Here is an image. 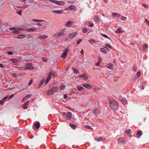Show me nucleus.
Instances as JSON below:
<instances>
[{"label": "nucleus", "instance_id": "1", "mask_svg": "<svg viewBox=\"0 0 149 149\" xmlns=\"http://www.w3.org/2000/svg\"><path fill=\"white\" fill-rule=\"evenodd\" d=\"M110 107L112 109L116 110L118 107L117 103L113 100H111L109 102Z\"/></svg>", "mask_w": 149, "mask_h": 149}, {"label": "nucleus", "instance_id": "2", "mask_svg": "<svg viewBox=\"0 0 149 149\" xmlns=\"http://www.w3.org/2000/svg\"><path fill=\"white\" fill-rule=\"evenodd\" d=\"M62 115L64 118L70 120L72 118V113L70 112H68L67 113L63 112Z\"/></svg>", "mask_w": 149, "mask_h": 149}, {"label": "nucleus", "instance_id": "3", "mask_svg": "<svg viewBox=\"0 0 149 149\" xmlns=\"http://www.w3.org/2000/svg\"><path fill=\"white\" fill-rule=\"evenodd\" d=\"M10 30H13L12 32L16 34H18L20 33V31L23 30L24 29L23 28H9Z\"/></svg>", "mask_w": 149, "mask_h": 149}, {"label": "nucleus", "instance_id": "4", "mask_svg": "<svg viewBox=\"0 0 149 149\" xmlns=\"http://www.w3.org/2000/svg\"><path fill=\"white\" fill-rule=\"evenodd\" d=\"M49 1L54 3L57 5L61 6H63L65 4V3L64 1H62L50 0Z\"/></svg>", "mask_w": 149, "mask_h": 149}, {"label": "nucleus", "instance_id": "5", "mask_svg": "<svg viewBox=\"0 0 149 149\" xmlns=\"http://www.w3.org/2000/svg\"><path fill=\"white\" fill-rule=\"evenodd\" d=\"M65 31V29H62L61 32L56 33L53 35V37L55 38H57L58 37L61 36L64 32Z\"/></svg>", "mask_w": 149, "mask_h": 149}, {"label": "nucleus", "instance_id": "6", "mask_svg": "<svg viewBox=\"0 0 149 149\" xmlns=\"http://www.w3.org/2000/svg\"><path fill=\"white\" fill-rule=\"evenodd\" d=\"M55 72H54V73L50 72L48 76V77H47V79L46 80V81H45V84H46L48 82L50 81V80H51V79L52 75L53 74L54 75H55Z\"/></svg>", "mask_w": 149, "mask_h": 149}, {"label": "nucleus", "instance_id": "7", "mask_svg": "<svg viewBox=\"0 0 149 149\" xmlns=\"http://www.w3.org/2000/svg\"><path fill=\"white\" fill-rule=\"evenodd\" d=\"M73 24V22L71 21H68L65 24V26L66 27H70Z\"/></svg>", "mask_w": 149, "mask_h": 149}, {"label": "nucleus", "instance_id": "8", "mask_svg": "<svg viewBox=\"0 0 149 149\" xmlns=\"http://www.w3.org/2000/svg\"><path fill=\"white\" fill-rule=\"evenodd\" d=\"M68 51V48L65 49L64 51L63 52V54L61 55V57L65 58L66 57L67 52Z\"/></svg>", "mask_w": 149, "mask_h": 149}, {"label": "nucleus", "instance_id": "9", "mask_svg": "<svg viewBox=\"0 0 149 149\" xmlns=\"http://www.w3.org/2000/svg\"><path fill=\"white\" fill-rule=\"evenodd\" d=\"M78 32H75L74 33H71L69 34V37L70 38H73L78 34Z\"/></svg>", "mask_w": 149, "mask_h": 149}, {"label": "nucleus", "instance_id": "10", "mask_svg": "<svg viewBox=\"0 0 149 149\" xmlns=\"http://www.w3.org/2000/svg\"><path fill=\"white\" fill-rule=\"evenodd\" d=\"M82 85L88 89H90L92 88V86L89 84L84 83L82 84Z\"/></svg>", "mask_w": 149, "mask_h": 149}, {"label": "nucleus", "instance_id": "11", "mask_svg": "<svg viewBox=\"0 0 149 149\" xmlns=\"http://www.w3.org/2000/svg\"><path fill=\"white\" fill-rule=\"evenodd\" d=\"M76 8L73 5H71V6H68L67 8L65 9L66 10H74Z\"/></svg>", "mask_w": 149, "mask_h": 149}, {"label": "nucleus", "instance_id": "12", "mask_svg": "<svg viewBox=\"0 0 149 149\" xmlns=\"http://www.w3.org/2000/svg\"><path fill=\"white\" fill-rule=\"evenodd\" d=\"M34 69V68L33 67L32 65L30 63L26 65V69L32 70Z\"/></svg>", "mask_w": 149, "mask_h": 149}, {"label": "nucleus", "instance_id": "13", "mask_svg": "<svg viewBox=\"0 0 149 149\" xmlns=\"http://www.w3.org/2000/svg\"><path fill=\"white\" fill-rule=\"evenodd\" d=\"M107 66L108 68L111 70H112L113 68V65L111 63H108L107 64Z\"/></svg>", "mask_w": 149, "mask_h": 149}, {"label": "nucleus", "instance_id": "14", "mask_svg": "<svg viewBox=\"0 0 149 149\" xmlns=\"http://www.w3.org/2000/svg\"><path fill=\"white\" fill-rule=\"evenodd\" d=\"M78 77H82L85 80H87L88 79V77L85 74H82L79 75Z\"/></svg>", "mask_w": 149, "mask_h": 149}, {"label": "nucleus", "instance_id": "15", "mask_svg": "<svg viewBox=\"0 0 149 149\" xmlns=\"http://www.w3.org/2000/svg\"><path fill=\"white\" fill-rule=\"evenodd\" d=\"M142 134V132L141 130H139L136 133L137 137V138H139Z\"/></svg>", "mask_w": 149, "mask_h": 149}, {"label": "nucleus", "instance_id": "16", "mask_svg": "<svg viewBox=\"0 0 149 149\" xmlns=\"http://www.w3.org/2000/svg\"><path fill=\"white\" fill-rule=\"evenodd\" d=\"M58 89V87H52L51 88L52 90V91L53 93L56 92L57 91V90Z\"/></svg>", "mask_w": 149, "mask_h": 149}, {"label": "nucleus", "instance_id": "17", "mask_svg": "<svg viewBox=\"0 0 149 149\" xmlns=\"http://www.w3.org/2000/svg\"><path fill=\"white\" fill-rule=\"evenodd\" d=\"M53 93V92L51 89L47 91L46 95H52Z\"/></svg>", "mask_w": 149, "mask_h": 149}, {"label": "nucleus", "instance_id": "18", "mask_svg": "<svg viewBox=\"0 0 149 149\" xmlns=\"http://www.w3.org/2000/svg\"><path fill=\"white\" fill-rule=\"evenodd\" d=\"M34 125L37 129H38L40 125V124L39 122H36L34 123Z\"/></svg>", "mask_w": 149, "mask_h": 149}, {"label": "nucleus", "instance_id": "19", "mask_svg": "<svg viewBox=\"0 0 149 149\" xmlns=\"http://www.w3.org/2000/svg\"><path fill=\"white\" fill-rule=\"evenodd\" d=\"M92 113H94V114H99L100 113V111L97 109H95L94 110H92Z\"/></svg>", "mask_w": 149, "mask_h": 149}, {"label": "nucleus", "instance_id": "20", "mask_svg": "<svg viewBox=\"0 0 149 149\" xmlns=\"http://www.w3.org/2000/svg\"><path fill=\"white\" fill-rule=\"evenodd\" d=\"M121 102L123 104H125L127 103V100L126 99L124 98L121 100Z\"/></svg>", "mask_w": 149, "mask_h": 149}, {"label": "nucleus", "instance_id": "21", "mask_svg": "<svg viewBox=\"0 0 149 149\" xmlns=\"http://www.w3.org/2000/svg\"><path fill=\"white\" fill-rule=\"evenodd\" d=\"M63 10H54L53 11V12L54 13H58V14H61L63 13Z\"/></svg>", "mask_w": 149, "mask_h": 149}, {"label": "nucleus", "instance_id": "22", "mask_svg": "<svg viewBox=\"0 0 149 149\" xmlns=\"http://www.w3.org/2000/svg\"><path fill=\"white\" fill-rule=\"evenodd\" d=\"M48 37V36H42V35H40L39 36V38L40 39H45L46 38H47Z\"/></svg>", "mask_w": 149, "mask_h": 149}, {"label": "nucleus", "instance_id": "23", "mask_svg": "<svg viewBox=\"0 0 149 149\" xmlns=\"http://www.w3.org/2000/svg\"><path fill=\"white\" fill-rule=\"evenodd\" d=\"M95 140L96 141H97L98 142L100 141H101L102 140H103V141L104 140V139H102V138L101 137H99L98 138H95Z\"/></svg>", "mask_w": 149, "mask_h": 149}, {"label": "nucleus", "instance_id": "24", "mask_svg": "<svg viewBox=\"0 0 149 149\" xmlns=\"http://www.w3.org/2000/svg\"><path fill=\"white\" fill-rule=\"evenodd\" d=\"M148 45L146 44H144L143 46V51L145 52L146 49L148 48Z\"/></svg>", "mask_w": 149, "mask_h": 149}, {"label": "nucleus", "instance_id": "25", "mask_svg": "<svg viewBox=\"0 0 149 149\" xmlns=\"http://www.w3.org/2000/svg\"><path fill=\"white\" fill-rule=\"evenodd\" d=\"M8 97V96L6 97L3 98L0 101V104H2L6 100V99Z\"/></svg>", "mask_w": 149, "mask_h": 149}, {"label": "nucleus", "instance_id": "26", "mask_svg": "<svg viewBox=\"0 0 149 149\" xmlns=\"http://www.w3.org/2000/svg\"><path fill=\"white\" fill-rule=\"evenodd\" d=\"M70 126L72 127L73 129L74 130L77 127V125L72 123H70Z\"/></svg>", "mask_w": 149, "mask_h": 149}, {"label": "nucleus", "instance_id": "27", "mask_svg": "<svg viewBox=\"0 0 149 149\" xmlns=\"http://www.w3.org/2000/svg\"><path fill=\"white\" fill-rule=\"evenodd\" d=\"M27 31L28 32L30 31H36V29L34 28H29L27 29Z\"/></svg>", "mask_w": 149, "mask_h": 149}, {"label": "nucleus", "instance_id": "28", "mask_svg": "<svg viewBox=\"0 0 149 149\" xmlns=\"http://www.w3.org/2000/svg\"><path fill=\"white\" fill-rule=\"evenodd\" d=\"M112 14L113 16H114V17H116L118 16V17L120 16V14L114 12L112 13Z\"/></svg>", "mask_w": 149, "mask_h": 149}, {"label": "nucleus", "instance_id": "29", "mask_svg": "<svg viewBox=\"0 0 149 149\" xmlns=\"http://www.w3.org/2000/svg\"><path fill=\"white\" fill-rule=\"evenodd\" d=\"M141 75V73L139 72H138L137 73L136 75V78L135 79H134L133 80H135L138 79L140 76Z\"/></svg>", "mask_w": 149, "mask_h": 149}, {"label": "nucleus", "instance_id": "30", "mask_svg": "<svg viewBox=\"0 0 149 149\" xmlns=\"http://www.w3.org/2000/svg\"><path fill=\"white\" fill-rule=\"evenodd\" d=\"M94 19L95 22H99V19L97 16H95L94 17Z\"/></svg>", "mask_w": 149, "mask_h": 149}, {"label": "nucleus", "instance_id": "31", "mask_svg": "<svg viewBox=\"0 0 149 149\" xmlns=\"http://www.w3.org/2000/svg\"><path fill=\"white\" fill-rule=\"evenodd\" d=\"M106 47H104L106 49H108V48H109L110 49H112L113 48V47L111 46V45L109 44H107L106 45Z\"/></svg>", "mask_w": 149, "mask_h": 149}, {"label": "nucleus", "instance_id": "32", "mask_svg": "<svg viewBox=\"0 0 149 149\" xmlns=\"http://www.w3.org/2000/svg\"><path fill=\"white\" fill-rule=\"evenodd\" d=\"M118 141L119 142L122 143L124 141V139L122 138H120L118 139Z\"/></svg>", "mask_w": 149, "mask_h": 149}, {"label": "nucleus", "instance_id": "33", "mask_svg": "<svg viewBox=\"0 0 149 149\" xmlns=\"http://www.w3.org/2000/svg\"><path fill=\"white\" fill-rule=\"evenodd\" d=\"M77 89L79 91L83 90V88L81 86H78L77 87Z\"/></svg>", "mask_w": 149, "mask_h": 149}, {"label": "nucleus", "instance_id": "34", "mask_svg": "<svg viewBox=\"0 0 149 149\" xmlns=\"http://www.w3.org/2000/svg\"><path fill=\"white\" fill-rule=\"evenodd\" d=\"M25 37V36L23 34L20 35L19 36L17 37V38L18 39H21L22 38H23L24 37Z\"/></svg>", "mask_w": 149, "mask_h": 149}, {"label": "nucleus", "instance_id": "35", "mask_svg": "<svg viewBox=\"0 0 149 149\" xmlns=\"http://www.w3.org/2000/svg\"><path fill=\"white\" fill-rule=\"evenodd\" d=\"M84 127L86 128L90 129L91 130H92L93 129V128L92 127H91L90 126L88 125H85Z\"/></svg>", "mask_w": 149, "mask_h": 149}, {"label": "nucleus", "instance_id": "36", "mask_svg": "<svg viewBox=\"0 0 149 149\" xmlns=\"http://www.w3.org/2000/svg\"><path fill=\"white\" fill-rule=\"evenodd\" d=\"M65 88V86L64 85H61L59 87V88L61 90H63Z\"/></svg>", "mask_w": 149, "mask_h": 149}, {"label": "nucleus", "instance_id": "37", "mask_svg": "<svg viewBox=\"0 0 149 149\" xmlns=\"http://www.w3.org/2000/svg\"><path fill=\"white\" fill-rule=\"evenodd\" d=\"M33 21L37 22L44 21V20H38L36 19H33Z\"/></svg>", "mask_w": 149, "mask_h": 149}, {"label": "nucleus", "instance_id": "38", "mask_svg": "<svg viewBox=\"0 0 149 149\" xmlns=\"http://www.w3.org/2000/svg\"><path fill=\"white\" fill-rule=\"evenodd\" d=\"M100 50L101 52L104 53L106 52V50L104 48H102L100 49Z\"/></svg>", "mask_w": 149, "mask_h": 149}, {"label": "nucleus", "instance_id": "39", "mask_svg": "<svg viewBox=\"0 0 149 149\" xmlns=\"http://www.w3.org/2000/svg\"><path fill=\"white\" fill-rule=\"evenodd\" d=\"M42 61L43 62H46L47 61V59L45 58H43Z\"/></svg>", "mask_w": 149, "mask_h": 149}, {"label": "nucleus", "instance_id": "40", "mask_svg": "<svg viewBox=\"0 0 149 149\" xmlns=\"http://www.w3.org/2000/svg\"><path fill=\"white\" fill-rule=\"evenodd\" d=\"M73 69L74 73L77 74L78 73V71L76 68H73Z\"/></svg>", "mask_w": 149, "mask_h": 149}, {"label": "nucleus", "instance_id": "41", "mask_svg": "<svg viewBox=\"0 0 149 149\" xmlns=\"http://www.w3.org/2000/svg\"><path fill=\"white\" fill-rule=\"evenodd\" d=\"M87 31V29L86 28H84L82 29V32L84 33H86Z\"/></svg>", "mask_w": 149, "mask_h": 149}, {"label": "nucleus", "instance_id": "42", "mask_svg": "<svg viewBox=\"0 0 149 149\" xmlns=\"http://www.w3.org/2000/svg\"><path fill=\"white\" fill-rule=\"evenodd\" d=\"M145 22L148 25H149V22L146 18L145 19Z\"/></svg>", "mask_w": 149, "mask_h": 149}, {"label": "nucleus", "instance_id": "43", "mask_svg": "<svg viewBox=\"0 0 149 149\" xmlns=\"http://www.w3.org/2000/svg\"><path fill=\"white\" fill-rule=\"evenodd\" d=\"M89 41L91 44H92V43H95V41L93 39H91Z\"/></svg>", "mask_w": 149, "mask_h": 149}, {"label": "nucleus", "instance_id": "44", "mask_svg": "<svg viewBox=\"0 0 149 149\" xmlns=\"http://www.w3.org/2000/svg\"><path fill=\"white\" fill-rule=\"evenodd\" d=\"M125 132L126 133L128 134H129L130 132H131V130H130V129H129V130H127L126 131H125Z\"/></svg>", "mask_w": 149, "mask_h": 149}, {"label": "nucleus", "instance_id": "45", "mask_svg": "<svg viewBox=\"0 0 149 149\" xmlns=\"http://www.w3.org/2000/svg\"><path fill=\"white\" fill-rule=\"evenodd\" d=\"M44 80H42L40 82V84L39 85V87L41 86L44 83Z\"/></svg>", "mask_w": 149, "mask_h": 149}, {"label": "nucleus", "instance_id": "46", "mask_svg": "<svg viewBox=\"0 0 149 149\" xmlns=\"http://www.w3.org/2000/svg\"><path fill=\"white\" fill-rule=\"evenodd\" d=\"M127 19V17L123 16H121V19L122 20H125Z\"/></svg>", "mask_w": 149, "mask_h": 149}, {"label": "nucleus", "instance_id": "47", "mask_svg": "<svg viewBox=\"0 0 149 149\" xmlns=\"http://www.w3.org/2000/svg\"><path fill=\"white\" fill-rule=\"evenodd\" d=\"M11 61H12L14 63H15L17 61L16 59H11Z\"/></svg>", "mask_w": 149, "mask_h": 149}, {"label": "nucleus", "instance_id": "48", "mask_svg": "<svg viewBox=\"0 0 149 149\" xmlns=\"http://www.w3.org/2000/svg\"><path fill=\"white\" fill-rule=\"evenodd\" d=\"M102 36L105 38H107L109 39V38L107 36L106 34H103L102 35Z\"/></svg>", "mask_w": 149, "mask_h": 149}, {"label": "nucleus", "instance_id": "49", "mask_svg": "<svg viewBox=\"0 0 149 149\" xmlns=\"http://www.w3.org/2000/svg\"><path fill=\"white\" fill-rule=\"evenodd\" d=\"M82 41V40L81 39H79V40L77 41V45H79L80 42Z\"/></svg>", "mask_w": 149, "mask_h": 149}, {"label": "nucleus", "instance_id": "50", "mask_svg": "<svg viewBox=\"0 0 149 149\" xmlns=\"http://www.w3.org/2000/svg\"><path fill=\"white\" fill-rule=\"evenodd\" d=\"M23 108L24 109H26L27 108V106L24 104V105L23 106Z\"/></svg>", "mask_w": 149, "mask_h": 149}, {"label": "nucleus", "instance_id": "51", "mask_svg": "<svg viewBox=\"0 0 149 149\" xmlns=\"http://www.w3.org/2000/svg\"><path fill=\"white\" fill-rule=\"evenodd\" d=\"M89 26L92 27L93 26V24L91 23H89Z\"/></svg>", "mask_w": 149, "mask_h": 149}, {"label": "nucleus", "instance_id": "52", "mask_svg": "<svg viewBox=\"0 0 149 149\" xmlns=\"http://www.w3.org/2000/svg\"><path fill=\"white\" fill-rule=\"evenodd\" d=\"M8 54L9 55L13 54V52L11 51H9L8 52Z\"/></svg>", "mask_w": 149, "mask_h": 149}, {"label": "nucleus", "instance_id": "53", "mask_svg": "<svg viewBox=\"0 0 149 149\" xmlns=\"http://www.w3.org/2000/svg\"><path fill=\"white\" fill-rule=\"evenodd\" d=\"M14 96V95L13 94H12L11 95H10L9 97V99H11V98L13 97Z\"/></svg>", "mask_w": 149, "mask_h": 149}, {"label": "nucleus", "instance_id": "54", "mask_svg": "<svg viewBox=\"0 0 149 149\" xmlns=\"http://www.w3.org/2000/svg\"><path fill=\"white\" fill-rule=\"evenodd\" d=\"M143 6L145 8H147L148 7V6L146 4L143 3L142 4Z\"/></svg>", "mask_w": 149, "mask_h": 149}, {"label": "nucleus", "instance_id": "55", "mask_svg": "<svg viewBox=\"0 0 149 149\" xmlns=\"http://www.w3.org/2000/svg\"><path fill=\"white\" fill-rule=\"evenodd\" d=\"M33 82V80H31L29 83V86H30L31 84Z\"/></svg>", "mask_w": 149, "mask_h": 149}, {"label": "nucleus", "instance_id": "56", "mask_svg": "<svg viewBox=\"0 0 149 149\" xmlns=\"http://www.w3.org/2000/svg\"><path fill=\"white\" fill-rule=\"evenodd\" d=\"M100 62V61H98V62L96 63V65L97 66H98L99 65V63Z\"/></svg>", "mask_w": 149, "mask_h": 149}, {"label": "nucleus", "instance_id": "57", "mask_svg": "<svg viewBox=\"0 0 149 149\" xmlns=\"http://www.w3.org/2000/svg\"><path fill=\"white\" fill-rule=\"evenodd\" d=\"M140 88L141 89H142V90L144 88V87L143 85L141 86H140Z\"/></svg>", "mask_w": 149, "mask_h": 149}, {"label": "nucleus", "instance_id": "58", "mask_svg": "<svg viewBox=\"0 0 149 149\" xmlns=\"http://www.w3.org/2000/svg\"><path fill=\"white\" fill-rule=\"evenodd\" d=\"M31 96V95L28 94L26 95V97H27V98H28L30 97Z\"/></svg>", "mask_w": 149, "mask_h": 149}, {"label": "nucleus", "instance_id": "59", "mask_svg": "<svg viewBox=\"0 0 149 149\" xmlns=\"http://www.w3.org/2000/svg\"><path fill=\"white\" fill-rule=\"evenodd\" d=\"M118 31L119 32H120V33L122 32V31L121 30L120 28H118Z\"/></svg>", "mask_w": 149, "mask_h": 149}, {"label": "nucleus", "instance_id": "60", "mask_svg": "<svg viewBox=\"0 0 149 149\" xmlns=\"http://www.w3.org/2000/svg\"><path fill=\"white\" fill-rule=\"evenodd\" d=\"M0 67H1V68H4V67L3 66V64H0Z\"/></svg>", "mask_w": 149, "mask_h": 149}, {"label": "nucleus", "instance_id": "61", "mask_svg": "<svg viewBox=\"0 0 149 149\" xmlns=\"http://www.w3.org/2000/svg\"><path fill=\"white\" fill-rule=\"evenodd\" d=\"M68 3H74V1H68Z\"/></svg>", "mask_w": 149, "mask_h": 149}, {"label": "nucleus", "instance_id": "62", "mask_svg": "<svg viewBox=\"0 0 149 149\" xmlns=\"http://www.w3.org/2000/svg\"><path fill=\"white\" fill-rule=\"evenodd\" d=\"M81 54H84V52L83 49H82L81 50Z\"/></svg>", "mask_w": 149, "mask_h": 149}, {"label": "nucleus", "instance_id": "63", "mask_svg": "<svg viewBox=\"0 0 149 149\" xmlns=\"http://www.w3.org/2000/svg\"><path fill=\"white\" fill-rule=\"evenodd\" d=\"M36 25L38 26H42L41 24L40 23H37Z\"/></svg>", "mask_w": 149, "mask_h": 149}, {"label": "nucleus", "instance_id": "64", "mask_svg": "<svg viewBox=\"0 0 149 149\" xmlns=\"http://www.w3.org/2000/svg\"><path fill=\"white\" fill-rule=\"evenodd\" d=\"M29 101H28V102H26L25 103V104H24L27 105H28V103H29Z\"/></svg>", "mask_w": 149, "mask_h": 149}]
</instances>
